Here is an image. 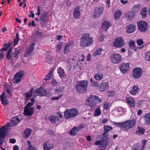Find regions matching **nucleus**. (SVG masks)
Here are the masks:
<instances>
[{"label":"nucleus","instance_id":"1","mask_svg":"<svg viewBox=\"0 0 150 150\" xmlns=\"http://www.w3.org/2000/svg\"><path fill=\"white\" fill-rule=\"evenodd\" d=\"M113 124L116 126L120 127L121 128H124L125 129H128L132 128L135 126V121L134 120H131L121 123L114 122Z\"/></svg>","mask_w":150,"mask_h":150},{"label":"nucleus","instance_id":"2","mask_svg":"<svg viewBox=\"0 0 150 150\" xmlns=\"http://www.w3.org/2000/svg\"><path fill=\"white\" fill-rule=\"evenodd\" d=\"M87 81L83 80L78 81L76 85V91L79 93H86L87 92Z\"/></svg>","mask_w":150,"mask_h":150},{"label":"nucleus","instance_id":"3","mask_svg":"<svg viewBox=\"0 0 150 150\" xmlns=\"http://www.w3.org/2000/svg\"><path fill=\"white\" fill-rule=\"evenodd\" d=\"M92 38L89 37L88 33H85L83 35L81 38L80 44L81 46L86 47L90 46L93 43Z\"/></svg>","mask_w":150,"mask_h":150},{"label":"nucleus","instance_id":"4","mask_svg":"<svg viewBox=\"0 0 150 150\" xmlns=\"http://www.w3.org/2000/svg\"><path fill=\"white\" fill-rule=\"evenodd\" d=\"M45 90L43 87H40L35 89L33 92V95L36 97L38 95L40 97L45 96L46 94Z\"/></svg>","mask_w":150,"mask_h":150},{"label":"nucleus","instance_id":"5","mask_svg":"<svg viewBox=\"0 0 150 150\" xmlns=\"http://www.w3.org/2000/svg\"><path fill=\"white\" fill-rule=\"evenodd\" d=\"M132 73L134 78L139 79L142 76V69L139 67H135L133 69Z\"/></svg>","mask_w":150,"mask_h":150},{"label":"nucleus","instance_id":"6","mask_svg":"<svg viewBox=\"0 0 150 150\" xmlns=\"http://www.w3.org/2000/svg\"><path fill=\"white\" fill-rule=\"evenodd\" d=\"M5 127L4 126L2 128L0 129V148L2 150H5V149L3 148L1 145L4 142L5 138L6 137V132L4 130Z\"/></svg>","mask_w":150,"mask_h":150},{"label":"nucleus","instance_id":"7","mask_svg":"<svg viewBox=\"0 0 150 150\" xmlns=\"http://www.w3.org/2000/svg\"><path fill=\"white\" fill-rule=\"evenodd\" d=\"M75 117V108L67 110L64 112V117L68 119Z\"/></svg>","mask_w":150,"mask_h":150},{"label":"nucleus","instance_id":"8","mask_svg":"<svg viewBox=\"0 0 150 150\" xmlns=\"http://www.w3.org/2000/svg\"><path fill=\"white\" fill-rule=\"evenodd\" d=\"M125 44L123 38L122 37H118L115 39L113 43L114 46L116 47H121Z\"/></svg>","mask_w":150,"mask_h":150},{"label":"nucleus","instance_id":"9","mask_svg":"<svg viewBox=\"0 0 150 150\" xmlns=\"http://www.w3.org/2000/svg\"><path fill=\"white\" fill-rule=\"evenodd\" d=\"M121 56L119 54H113L111 57V61L114 64H118L121 62Z\"/></svg>","mask_w":150,"mask_h":150},{"label":"nucleus","instance_id":"10","mask_svg":"<svg viewBox=\"0 0 150 150\" xmlns=\"http://www.w3.org/2000/svg\"><path fill=\"white\" fill-rule=\"evenodd\" d=\"M139 30L142 32L146 31L148 28V24L145 21H140L138 23Z\"/></svg>","mask_w":150,"mask_h":150},{"label":"nucleus","instance_id":"11","mask_svg":"<svg viewBox=\"0 0 150 150\" xmlns=\"http://www.w3.org/2000/svg\"><path fill=\"white\" fill-rule=\"evenodd\" d=\"M24 76V71L23 70L20 71L14 75L13 79L15 83H18L20 82L21 78Z\"/></svg>","mask_w":150,"mask_h":150},{"label":"nucleus","instance_id":"12","mask_svg":"<svg viewBox=\"0 0 150 150\" xmlns=\"http://www.w3.org/2000/svg\"><path fill=\"white\" fill-rule=\"evenodd\" d=\"M97 98L98 96L90 95L89 98L86 100V101L88 102L89 105L90 106H94L96 104V99Z\"/></svg>","mask_w":150,"mask_h":150},{"label":"nucleus","instance_id":"13","mask_svg":"<svg viewBox=\"0 0 150 150\" xmlns=\"http://www.w3.org/2000/svg\"><path fill=\"white\" fill-rule=\"evenodd\" d=\"M121 72L125 74L129 70V63L121 64L119 67Z\"/></svg>","mask_w":150,"mask_h":150},{"label":"nucleus","instance_id":"14","mask_svg":"<svg viewBox=\"0 0 150 150\" xmlns=\"http://www.w3.org/2000/svg\"><path fill=\"white\" fill-rule=\"evenodd\" d=\"M103 8L102 6L96 7L94 12V16L95 18H98L101 15L103 12Z\"/></svg>","mask_w":150,"mask_h":150},{"label":"nucleus","instance_id":"15","mask_svg":"<svg viewBox=\"0 0 150 150\" xmlns=\"http://www.w3.org/2000/svg\"><path fill=\"white\" fill-rule=\"evenodd\" d=\"M112 127L108 125H105L103 127L104 132L103 134V137L102 139H104L107 137L108 135V132L112 129Z\"/></svg>","mask_w":150,"mask_h":150},{"label":"nucleus","instance_id":"16","mask_svg":"<svg viewBox=\"0 0 150 150\" xmlns=\"http://www.w3.org/2000/svg\"><path fill=\"white\" fill-rule=\"evenodd\" d=\"M74 46V43L71 41H69L66 44L64 49V53H68L70 50Z\"/></svg>","mask_w":150,"mask_h":150},{"label":"nucleus","instance_id":"17","mask_svg":"<svg viewBox=\"0 0 150 150\" xmlns=\"http://www.w3.org/2000/svg\"><path fill=\"white\" fill-rule=\"evenodd\" d=\"M34 108L33 107L30 108H25L23 114L25 116H30L34 113Z\"/></svg>","mask_w":150,"mask_h":150},{"label":"nucleus","instance_id":"18","mask_svg":"<svg viewBox=\"0 0 150 150\" xmlns=\"http://www.w3.org/2000/svg\"><path fill=\"white\" fill-rule=\"evenodd\" d=\"M21 121V120L18 117V116L13 117L11 120V123L12 124L13 126L17 125Z\"/></svg>","mask_w":150,"mask_h":150},{"label":"nucleus","instance_id":"19","mask_svg":"<svg viewBox=\"0 0 150 150\" xmlns=\"http://www.w3.org/2000/svg\"><path fill=\"white\" fill-rule=\"evenodd\" d=\"M47 13L45 12L41 16L40 18L41 25H43L45 23L46 21L47 20Z\"/></svg>","mask_w":150,"mask_h":150},{"label":"nucleus","instance_id":"20","mask_svg":"<svg viewBox=\"0 0 150 150\" xmlns=\"http://www.w3.org/2000/svg\"><path fill=\"white\" fill-rule=\"evenodd\" d=\"M48 120L51 123L54 124L59 120V118L56 115H51L48 117Z\"/></svg>","mask_w":150,"mask_h":150},{"label":"nucleus","instance_id":"21","mask_svg":"<svg viewBox=\"0 0 150 150\" xmlns=\"http://www.w3.org/2000/svg\"><path fill=\"white\" fill-rule=\"evenodd\" d=\"M11 45V43L9 41L6 42L3 45V47L0 49V52H5L8 50Z\"/></svg>","mask_w":150,"mask_h":150},{"label":"nucleus","instance_id":"22","mask_svg":"<svg viewBox=\"0 0 150 150\" xmlns=\"http://www.w3.org/2000/svg\"><path fill=\"white\" fill-rule=\"evenodd\" d=\"M126 28L127 29L126 32L127 33H131L133 32L135 30V26L132 24L128 25L127 26Z\"/></svg>","mask_w":150,"mask_h":150},{"label":"nucleus","instance_id":"23","mask_svg":"<svg viewBox=\"0 0 150 150\" xmlns=\"http://www.w3.org/2000/svg\"><path fill=\"white\" fill-rule=\"evenodd\" d=\"M54 147V146L52 144H50L49 141L45 142L43 145V148L45 150H49Z\"/></svg>","mask_w":150,"mask_h":150},{"label":"nucleus","instance_id":"24","mask_svg":"<svg viewBox=\"0 0 150 150\" xmlns=\"http://www.w3.org/2000/svg\"><path fill=\"white\" fill-rule=\"evenodd\" d=\"M110 140V138L108 137L106 139L101 140V147L104 150L108 145V143Z\"/></svg>","mask_w":150,"mask_h":150},{"label":"nucleus","instance_id":"25","mask_svg":"<svg viewBox=\"0 0 150 150\" xmlns=\"http://www.w3.org/2000/svg\"><path fill=\"white\" fill-rule=\"evenodd\" d=\"M135 14L133 12H129L125 14V17L127 20L131 21L134 18Z\"/></svg>","mask_w":150,"mask_h":150},{"label":"nucleus","instance_id":"26","mask_svg":"<svg viewBox=\"0 0 150 150\" xmlns=\"http://www.w3.org/2000/svg\"><path fill=\"white\" fill-rule=\"evenodd\" d=\"M32 129H30L26 128L23 132L24 134L23 137L25 139L28 138L31 134Z\"/></svg>","mask_w":150,"mask_h":150},{"label":"nucleus","instance_id":"27","mask_svg":"<svg viewBox=\"0 0 150 150\" xmlns=\"http://www.w3.org/2000/svg\"><path fill=\"white\" fill-rule=\"evenodd\" d=\"M108 83L107 82H102L100 85V90L102 91H104L106 90L108 88Z\"/></svg>","mask_w":150,"mask_h":150},{"label":"nucleus","instance_id":"28","mask_svg":"<svg viewBox=\"0 0 150 150\" xmlns=\"http://www.w3.org/2000/svg\"><path fill=\"white\" fill-rule=\"evenodd\" d=\"M126 100L131 107H133L135 105V102L134 99L131 97H127Z\"/></svg>","mask_w":150,"mask_h":150},{"label":"nucleus","instance_id":"29","mask_svg":"<svg viewBox=\"0 0 150 150\" xmlns=\"http://www.w3.org/2000/svg\"><path fill=\"white\" fill-rule=\"evenodd\" d=\"M110 26V23L108 21H105L102 24V28L103 30L107 31Z\"/></svg>","mask_w":150,"mask_h":150},{"label":"nucleus","instance_id":"30","mask_svg":"<svg viewBox=\"0 0 150 150\" xmlns=\"http://www.w3.org/2000/svg\"><path fill=\"white\" fill-rule=\"evenodd\" d=\"M139 88L138 86L134 85L132 88V90L130 91V93L132 95H135L138 92Z\"/></svg>","mask_w":150,"mask_h":150},{"label":"nucleus","instance_id":"31","mask_svg":"<svg viewBox=\"0 0 150 150\" xmlns=\"http://www.w3.org/2000/svg\"><path fill=\"white\" fill-rule=\"evenodd\" d=\"M33 89V88H32L29 90L28 92L25 93V99L26 100H29L32 97Z\"/></svg>","mask_w":150,"mask_h":150},{"label":"nucleus","instance_id":"32","mask_svg":"<svg viewBox=\"0 0 150 150\" xmlns=\"http://www.w3.org/2000/svg\"><path fill=\"white\" fill-rule=\"evenodd\" d=\"M57 73L61 78L64 77L66 75L64 69L61 67L58 68Z\"/></svg>","mask_w":150,"mask_h":150},{"label":"nucleus","instance_id":"33","mask_svg":"<svg viewBox=\"0 0 150 150\" xmlns=\"http://www.w3.org/2000/svg\"><path fill=\"white\" fill-rule=\"evenodd\" d=\"M68 62H69L70 64L69 66H70L69 70H74L75 67V63L74 61V58H73L72 59H69Z\"/></svg>","mask_w":150,"mask_h":150},{"label":"nucleus","instance_id":"34","mask_svg":"<svg viewBox=\"0 0 150 150\" xmlns=\"http://www.w3.org/2000/svg\"><path fill=\"white\" fill-rule=\"evenodd\" d=\"M21 49L20 47H18L16 49L15 52H13L14 57L16 59H18V55L20 53Z\"/></svg>","mask_w":150,"mask_h":150},{"label":"nucleus","instance_id":"35","mask_svg":"<svg viewBox=\"0 0 150 150\" xmlns=\"http://www.w3.org/2000/svg\"><path fill=\"white\" fill-rule=\"evenodd\" d=\"M122 11L120 10L116 11L114 14L115 19L117 20L118 19L122 14Z\"/></svg>","mask_w":150,"mask_h":150},{"label":"nucleus","instance_id":"36","mask_svg":"<svg viewBox=\"0 0 150 150\" xmlns=\"http://www.w3.org/2000/svg\"><path fill=\"white\" fill-rule=\"evenodd\" d=\"M147 10L146 8H144L142 9L140 13L142 16L143 18H145L146 16Z\"/></svg>","mask_w":150,"mask_h":150},{"label":"nucleus","instance_id":"37","mask_svg":"<svg viewBox=\"0 0 150 150\" xmlns=\"http://www.w3.org/2000/svg\"><path fill=\"white\" fill-rule=\"evenodd\" d=\"M145 123L147 125L150 124V114H146L144 116Z\"/></svg>","mask_w":150,"mask_h":150},{"label":"nucleus","instance_id":"38","mask_svg":"<svg viewBox=\"0 0 150 150\" xmlns=\"http://www.w3.org/2000/svg\"><path fill=\"white\" fill-rule=\"evenodd\" d=\"M103 75L100 73H98L96 74L95 76V78L98 80H100L103 78Z\"/></svg>","mask_w":150,"mask_h":150},{"label":"nucleus","instance_id":"39","mask_svg":"<svg viewBox=\"0 0 150 150\" xmlns=\"http://www.w3.org/2000/svg\"><path fill=\"white\" fill-rule=\"evenodd\" d=\"M80 7L79 6H77L76 7V18H78L80 15V11L79 10Z\"/></svg>","mask_w":150,"mask_h":150},{"label":"nucleus","instance_id":"40","mask_svg":"<svg viewBox=\"0 0 150 150\" xmlns=\"http://www.w3.org/2000/svg\"><path fill=\"white\" fill-rule=\"evenodd\" d=\"M138 130L136 132V133L138 134L139 133L141 134H144L145 132V129L142 127L139 126L138 128Z\"/></svg>","mask_w":150,"mask_h":150},{"label":"nucleus","instance_id":"41","mask_svg":"<svg viewBox=\"0 0 150 150\" xmlns=\"http://www.w3.org/2000/svg\"><path fill=\"white\" fill-rule=\"evenodd\" d=\"M102 51V50L101 48H100L97 49L96 51L93 54V56L97 57V55L100 54Z\"/></svg>","mask_w":150,"mask_h":150},{"label":"nucleus","instance_id":"42","mask_svg":"<svg viewBox=\"0 0 150 150\" xmlns=\"http://www.w3.org/2000/svg\"><path fill=\"white\" fill-rule=\"evenodd\" d=\"M5 126V127H4V130L6 132V136L7 135V132L6 130L8 129V128L12 126V124L10 122H9L6 125H5L2 126L1 128H0V129L2 128L4 126Z\"/></svg>","mask_w":150,"mask_h":150},{"label":"nucleus","instance_id":"43","mask_svg":"<svg viewBox=\"0 0 150 150\" xmlns=\"http://www.w3.org/2000/svg\"><path fill=\"white\" fill-rule=\"evenodd\" d=\"M62 43L61 42H59L58 43L57 46L56 51L57 52H60L61 49L62 48Z\"/></svg>","mask_w":150,"mask_h":150},{"label":"nucleus","instance_id":"44","mask_svg":"<svg viewBox=\"0 0 150 150\" xmlns=\"http://www.w3.org/2000/svg\"><path fill=\"white\" fill-rule=\"evenodd\" d=\"M5 98H0L2 104L4 106L8 104L7 100H4Z\"/></svg>","mask_w":150,"mask_h":150},{"label":"nucleus","instance_id":"45","mask_svg":"<svg viewBox=\"0 0 150 150\" xmlns=\"http://www.w3.org/2000/svg\"><path fill=\"white\" fill-rule=\"evenodd\" d=\"M12 57V53L7 52L6 53V59L10 60Z\"/></svg>","mask_w":150,"mask_h":150},{"label":"nucleus","instance_id":"46","mask_svg":"<svg viewBox=\"0 0 150 150\" xmlns=\"http://www.w3.org/2000/svg\"><path fill=\"white\" fill-rule=\"evenodd\" d=\"M101 111L99 108L96 109L95 111L94 116H99L101 114Z\"/></svg>","mask_w":150,"mask_h":150},{"label":"nucleus","instance_id":"47","mask_svg":"<svg viewBox=\"0 0 150 150\" xmlns=\"http://www.w3.org/2000/svg\"><path fill=\"white\" fill-rule=\"evenodd\" d=\"M64 87L62 86H60L59 87H57V88L55 89V91L59 93V92L63 91L64 90Z\"/></svg>","mask_w":150,"mask_h":150},{"label":"nucleus","instance_id":"48","mask_svg":"<svg viewBox=\"0 0 150 150\" xmlns=\"http://www.w3.org/2000/svg\"><path fill=\"white\" fill-rule=\"evenodd\" d=\"M69 134L71 135L74 136L75 135V127H73L68 132Z\"/></svg>","mask_w":150,"mask_h":150},{"label":"nucleus","instance_id":"49","mask_svg":"<svg viewBox=\"0 0 150 150\" xmlns=\"http://www.w3.org/2000/svg\"><path fill=\"white\" fill-rule=\"evenodd\" d=\"M32 52L29 50L28 49H27L26 50L24 56L25 57H27L30 55Z\"/></svg>","mask_w":150,"mask_h":150},{"label":"nucleus","instance_id":"50","mask_svg":"<svg viewBox=\"0 0 150 150\" xmlns=\"http://www.w3.org/2000/svg\"><path fill=\"white\" fill-rule=\"evenodd\" d=\"M58 83L57 82L55 79H54L52 80L51 86H52V87L56 86L58 85Z\"/></svg>","mask_w":150,"mask_h":150},{"label":"nucleus","instance_id":"51","mask_svg":"<svg viewBox=\"0 0 150 150\" xmlns=\"http://www.w3.org/2000/svg\"><path fill=\"white\" fill-rule=\"evenodd\" d=\"M140 148V146L137 144H134L132 147V150H139Z\"/></svg>","mask_w":150,"mask_h":150},{"label":"nucleus","instance_id":"52","mask_svg":"<svg viewBox=\"0 0 150 150\" xmlns=\"http://www.w3.org/2000/svg\"><path fill=\"white\" fill-rule=\"evenodd\" d=\"M83 127L84 126L83 124L79 125L78 127H76V132H77L79 130H80L81 129L83 128Z\"/></svg>","mask_w":150,"mask_h":150},{"label":"nucleus","instance_id":"53","mask_svg":"<svg viewBox=\"0 0 150 150\" xmlns=\"http://www.w3.org/2000/svg\"><path fill=\"white\" fill-rule=\"evenodd\" d=\"M62 95H63L62 94H61L59 95V96H58L57 97H52L51 98V100H58L62 97Z\"/></svg>","mask_w":150,"mask_h":150},{"label":"nucleus","instance_id":"54","mask_svg":"<svg viewBox=\"0 0 150 150\" xmlns=\"http://www.w3.org/2000/svg\"><path fill=\"white\" fill-rule=\"evenodd\" d=\"M35 45V44L34 43H32L30 45L28 49L32 52H33L34 49Z\"/></svg>","mask_w":150,"mask_h":150},{"label":"nucleus","instance_id":"55","mask_svg":"<svg viewBox=\"0 0 150 150\" xmlns=\"http://www.w3.org/2000/svg\"><path fill=\"white\" fill-rule=\"evenodd\" d=\"M99 84L98 82L97 81H93V82H92V86L94 87H98Z\"/></svg>","mask_w":150,"mask_h":150},{"label":"nucleus","instance_id":"56","mask_svg":"<svg viewBox=\"0 0 150 150\" xmlns=\"http://www.w3.org/2000/svg\"><path fill=\"white\" fill-rule=\"evenodd\" d=\"M33 105L34 104L33 103L29 102L26 104V105L25 107V108H31L30 107Z\"/></svg>","mask_w":150,"mask_h":150},{"label":"nucleus","instance_id":"57","mask_svg":"<svg viewBox=\"0 0 150 150\" xmlns=\"http://www.w3.org/2000/svg\"><path fill=\"white\" fill-rule=\"evenodd\" d=\"M137 42L138 45L141 46L143 43V41L141 39H139L137 40Z\"/></svg>","mask_w":150,"mask_h":150},{"label":"nucleus","instance_id":"58","mask_svg":"<svg viewBox=\"0 0 150 150\" xmlns=\"http://www.w3.org/2000/svg\"><path fill=\"white\" fill-rule=\"evenodd\" d=\"M146 57L148 61H150V51L147 52Z\"/></svg>","mask_w":150,"mask_h":150},{"label":"nucleus","instance_id":"59","mask_svg":"<svg viewBox=\"0 0 150 150\" xmlns=\"http://www.w3.org/2000/svg\"><path fill=\"white\" fill-rule=\"evenodd\" d=\"M6 92L8 95V98H10L12 96V93L10 92V90L8 89H6Z\"/></svg>","mask_w":150,"mask_h":150},{"label":"nucleus","instance_id":"60","mask_svg":"<svg viewBox=\"0 0 150 150\" xmlns=\"http://www.w3.org/2000/svg\"><path fill=\"white\" fill-rule=\"evenodd\" d=\"M52 59L51 58L47 57L46 58L45 60V62L50 63L52 62Z\"/></svg>","mask_w":150,"mask_h":150},{"label":"nucleus","instance_id":"61","mask_svg":"<svg viewBox=\"0 0 150 150\" xmlns=\"http://www.w3.org/2000/svg\"><path fill=\"white\" fill-rule=\"evenodd\" d=\"M135 43V42L133 41L132 40H131L129 42V45L130 46H133V47H134V45Z\"/></svg>","mask_w":150,"mask_h":150},{"label":"nucleus","instance_id":"62","mask_svg":"<svg viewBox=\"0 0 150 150\" xmlns=\"http://www.w3.org/2000/svg\"><path fill=\"white\" fill-rule=\"evenodd\" d=\"M13 40H14L13 46L14 47H15V46H16V45H17L18 44V42L19 41V40H17L15 38Z\"/></svg>","mask_w":150,"mask_h":150},{"label":"nucleus","instance_id":"63","mask_svg":"<svg viewBox=\"0 0 150 150\" xmlns=\"http://www.w3.org/2000/svg\"><path fill=\"white\" fill-rule=\"evenodd\" d=\"M30 14L28 16L30 17H32L33 18H34L35 17V14L33 12V11H30Z\"/></svg>","mask_w":150,"mask_h":150},{"label":"nucleus","instance_id":"64","mask_svg":"<svg viewBox=\"0 0 150 150\" xmlns=\"http://www.w3.org/2000/svg\"><path fill=\"white\" fill-rule=\"evenodd\" d=\"M108 97L112 96L115 95V92L112 91H110L109 92Z\"/></svg>","mask_w":150,"mask_h":150}]
</instances>
